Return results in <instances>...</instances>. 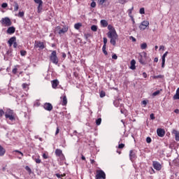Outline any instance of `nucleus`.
<instances>
[{"label": "nucleus", "instance_id": "f257e3e1", "mask_svg": "<svg viewBox=\"0 0 179 179\" xmlns=\"http://www.w3.org/2000/svg\"><path fill=\"white\" fill-rule=\"evenodd\" d=\"M107 36L108 38H110V43L115 47L117 45V40H118V34H117V31L113 30V31H108L107 34Z\"/></svg>", "mask_w": 179, "mask_h": 179}, {"label": "nucleus", "instance_id": "f03ea898", "mask_svg": "<svg viewBox=\"0 0 179 179\" xmlns=\"http://www.w3.org/2000/svg\"><path fill=\"white\" fill-rule=\"evenodd\" d=\"M50 60L55 65H58V62H59V59H58V56H57V50H53L50 55Z\"/></svg>", "mask_w": 179, "mask_h": 179}, {"label": "nucleus", "instance_id": "7ed1b4c3", "mask_svg": "<svg viewBox=\"0 0 179 179\" xmlns=\"http://www.w3.org/2000/svg\"><path fill=\"white\" fill-rule=\"evenodd\" d=\"M96 176H95V178L96 179H106V173L104 172V171L100 169V170H96Z\"/></svg>", "mask_w": 179, "mask_h": 179}, {"label": "nucleus", "instance_id": "20e7f679", "mask_svg": "<svg viewBox=\"0 0 179 179\" xmlns=\"http://www.w3.org/2000/svg\"><path fill=\"white\" fill-rule=\"evenodd\" d=\"M6 118H8L10 121H15V115H13V110H7L5 113Z\"/></svg>", "mask_w": 179, "mask_h": 179}, {"label": "nucleus", "instance_id": "39448f33", "mask_svg": "<svg viewBox=\"0 0 179 179\" xmlns=\"http://www.w3.org/2000/svg\"><path fill=\"white\" fill-rule=\"evenodd\" d=\"M1 24L4 26L5 27L12 26V21H10V19L9 17H5L2 18L1 20L0 21Z\"/></svg>", "mask_w": 179, "mask_h": 179}, {"label": "nucleus", "instance_id": "423d86ee", "mask_svg": "<svg viewBox=\"0 0 179 179\" xmlns=\"http://www.w3.org/2000/svg\"><path fill=\"white\" fill-rule=\"evenodd\" d=\"M69 29V28L66 26H64L62 29H61V27L58 26L56 27V31H57L59 34H65V33L68 31Z\"/></svg>", "mask_w": 179, "mask_h": 179}, {"label": "nucleus", "instance_id": "0eeeda50", "mask_svg": "<svg viewBox=\"0 0 179 179\" xmlns=\"http://www.w3.org/2000/svg\"><path fill=\"white\" fill-rule=\"evenodd\" d=\"M34 48H39L38 50H44V48H45V45H44V42L36 41L34 43Z\"/></svg>", "mask_w": 179, "mask_h": 179}, {"label": "nucleus", "instance_id": "6e6552de", "mask_svg": "<svg viewBox=\"0 0 179 179\" xmlns=\"http://www.w3.org/2000/svg\"><path fill=\"white\" fill-rule=\"evenodd\" d=\"M148 54L146 52H144V55H140L138 57V62L141 65H146V57Z\"/></svg>", "mask_w": 179, "mask_h": 179}, {"label": "nucleus", "instance_id": "1a4fd4ad", "mask_svg": "<svg viewBox=\"0 0 179 179\" xmlns=\"http://www.w3.org/2000/svg\"><path fill=\"white\" fill-rule=\"evenodd\" d=\"M139 29L140 30H146V29H149V21H143L139 26Z\"/></svg>", "mask_w": 179, "mask_h": 179}, {"label": "nucleus", "instance_id": "9d476101", "mask_svg": "<svg viewBox=\"0 0 179 179\" xmlns=\"http://www.w3.org/2000/svg\"><path fill=\"white\" fill-rule=\"evenodd\" d=\"M55 154L57 157H60L62 160H64V159H65V155H64V153H62V150L61 149H56L55 151Z\"/></svg>", "mask_w": 179, "mask_h": 179}, {"label": "nucleus", "instance_id": "9b49d317", "mask_svg": "<svg viewBox=\"0 0 179 179\" xmlns=\"http://www.w3.org/2000/svg\"><path fill=\"white\" fill-rule=\"evenodd\" d=\"M152 166L155 170H157V171H160V170H162V165L157 161H153Z\"/></svg>", "mask_w": 179, "mask_h": 179}, {"label": "nucleus", "instance_id": "f8f14e48", "mask_svg": "<svg viewBox=\"0 0 179 179\" xmlns=\"http://www.w3.org/2000/svg\"><path fill=\"white\" fill-rule=\"evenodd\" d=\"M43 108L46 110V111H52V104L50 103H45L43 105Z\"/></svg>", "mask_w": 179, "mask_h": 179}, {"label": "nucleus", "instance_id": "ddd939ff", "mask_svg": "<svg viewBox=\"0 0 179 179\" xmlns=\"http://www.w3.org/2000/svg\"><path fill=\"white\" fill-rule=\"evenodd\" d=\"M157 134L158 136H159L160 138H163V136H164V135H166V131L163 129H157Z\"/></svg>", "mask_w": 179, "mask_h": 179}, {"label": "nucleus", "instance_id": "4468645a", "mask_svg": "<svg viewBox=\"0 0 179 179\" xmlns=\"http://www.w3.org/2000/svg\"><path fill=\"white\" fill-rule=\"evenodd\" d=\"M62 99V106H66L68 104V99H66V95L61 96Z\"/></svg>", "mask_w": 179, "mask_h": 179}, {"label": "nucleus", "instance_id": "2eb2a0df", "mask_svg": "<svg viewBox=\"0 0 179 179\" xmlns=\"http://www.w3.org/2000/svg\"><path fill=\"white\" fill-rule=\"evenodd\" d=\"M172 134L175 135L176 141H177V142H179V131L176 129H173Z\"/></svg>", "mask_w": 179, "mask_h": 179}, {"label": "nucleus", "instance_id": "dca6fc26", "mask_svg": "<svg viewBox=\"0 0 179 179\" xmlns=\"http://www.w3.org/2000/svg\"><path fill=\"white\" fill-rule=\"evenodd\" d=\"M58 85H59V81H58V80H53L52 81V87L53 89H56V87H58Z\"/></svg>", "mask_w": 179, "mask_h": 179}, {"label": "nucleus", "instance_id": "f3484780", "mask_svg": "<svg viewBox=\"0 0 179 179\" xmlns=\"http://www.w3.org/2000/svg\"><path fill=\"white\" fill-rule=\"evenodd\" d=\"M15 31H16V28H15V27H10L7 29V33L8 34H13V33H15Z\"/></svg>", "mask_w": 179, "mask_h": 179}, {"label": "nucleus", "instance_id": "a211bd4d", "mask_svg": "<svg viewBox=\"0 0 179 179\" xmlns=\"http://www.w3.org/2000/svg\"><path fill=\"white\" fill-rule=\"evenodd\" d=\"M135 157H136V154L135 153V152L134 150H130L129 152V158H130V160H134V159H135Z\"/></svg>", "mask_w": 179, "mask_h": 179}, {"label": "nucleus", "instance_id": "6ab92c4d", "mask_svg": "<svg viewBox=\"0 0 179 179\" xmlns=\"http://www.w3.org/2000/svg\"><path fill=\"white\" fill-rule=\"evenodd\" d=\"M15 41H16V37L15 36L11 37L8 41V43L9 44V47H10Z\"/></svg>", "mask_w": 179, "mask_h": 179}, {"label": "nucleus", "instance_id": "aec40b11", "mask_svg": "<svg viewBox=\"0 0 179 179\" xmlns=\"http://www.w3.org/2000/svg\"><path fill=\"white\" fill-rule=\"evenodd\" d=\"M5 153H6V150L0 145V157L5 156Z\"/></svg>", "mask_w": 179, "mask_h": 179}, {"label": "nucleus", "instance_id": "412c9836", "mask_svg": "<svg viewBox=\"0 0 179 179\" xmlns=\"http://www.w3.org/2000/svg\"><path fill=\"white\" fill-rule=\"evenodd\" d=\"M101 24L102 27H107V26H108V22H107L106 20H101Z\"/></svg>", "mask_w": 179, "mask_h": 179}, {"label": "nucleus", "instance_id": "4be33fe9", "mask_svg": "<svg viewBox=\"0 0 179 179\" xmlns=\"http://www.w3.org/2000/svg\"><path fill=\"white\" fill-rule=\"evenodd\" d=\"M131 66H130V68L131 69H136V66H135L136 65V62L135 61V59H132L131 61Z\"/></svg>", "mask_w": 179, "mask_h": 179}, {"label": "nucleus", "instance_id": "5701e85b", "mask_svg": "<svg viewBox=\"0 0 179 179\" xmlns=\"http://www.w3.org/2000/svg\"><path fill=\"white\" fill-rule=\"evenodd\" d=\"M32 159L37 163V164H40V163H41L40 156H37L36 157H32Z\"/></svg>", "mask_w": 179, "mask_h": 179}, {"label": "nucleus", "instance_id": "b1692460", "mask_svg": "<svg viewBox=\"0 0 179 179\" xmlns=\"http://www.w3.org/2000/svg\"><path fill=\"white\" fill-rule=\"evenodd\" d=\"M80 27H82V23L80 22H78L74 24V29H76V30H79Z\"/></svg>", "mask_w": 179, "mask_h": 179}, {"label": "nucleus", "instance_id": "393cba45", "mask_svg": "<svg viewBox=\"0 0 179 179\" xmlns=\"http://www.w3.org/2000/svg\"><path fill=\"white\" fill-rule=\"evenodd\" d=\"M14 3H15L14 11L17 12V10H19V4L16 1H15Z\"/></svg>", "mask_w": 179, "mask_h": 179}, {"label": "nucleus", "instance_id": "a878e982", "mask_svg": "<svg viewBox=\"0 0 179 179\" xmlns=\"http://www.w3.org/2000/svg\"><path fill=\"white\" fill-rule=\"evenodd\" d=\"M148 48V44L146 43H143L141 45V50H146Z\"/></svg>", "mask_w": 179, "mask_h": 179}, {"label": "nucleus", "instance_id": "bb28decb", "mask_svg": "<svg viewBox=\"0 0 179 179\" xmlns=\"http://www.w3.org/2000/svg\"><path fill=\"white\" fill-rule=\"evenodd\" d=\"M19 67H20L19 65L15 66V68L12 71L13 75H16V73H17V68Z\"/></svg>", "mask_w": 179, "mask_h": 179}, {"label": "nucleus", "instance_id": "cd10ccee", "mask_svg": "<svg viewBox=\"0 0 179 179\" xmlns=\"http://www.w3.org/2000/svg\"><path fill=\"white\" fill-rule=\"evenodd\" d=\"M160 92H163V90H157L156 92L152 93V96H159V94H160Z\"/></svg>", "mask_w": 179, "mask_h": 179}, {"label": "nucleus", "instance_id": "c85d7f7f", "mask_svg": "<svg viewBox=\"0 0 179 179\" xmlns=\"http://www.w3.org/2000/svg\"><path fill=\"white\" fill-rule=\"evenodd\" d=\"M108 29L109 31H115V28H114V27H113L111 24L108 25Z\"/></svg>", "mask_w": 179, "mask_h": 179}, {"label": "nucleus", "instance_id": "c756f323", "mask_svg": "<svg viewBox=\"0 0 179 179\" xmlns=\"http://www.w3.org/2000/svg\"><path fill=\"white\" fill-rule=\"evenodd\" d=\"M35 3H38L39 6H43V0H34Z\"/></svg>", "mask_w": 179, "mask_h": 179}, {"label": "nucleus", "instance_id": "7c9ffc66", "mask_svg": "<svg viewBox=\"0 0 179 179\" xmlns=\"http://www.w3.org/2000/svg\"><path fill=\"white\" fill-rule=\"evenodd\" d=\"M102 51L105 55H108V52H107V50H106V45H103Z\"/></svg>", "mask_w": 179, "mask_h": 179}, {"label": "nucleus", "instance_id": "2f4dec72", "mask_svg": "<svg viewBox=\"0 0 179 179\" xmlns=\"http://www.w3.org/2000/svg\"><path fill=\"white\" fill-rule=\"evenodd\" d=\"M18 17H23L24 16V12L20 11L17 14Z\"/></svg>", "mask_w": 179, "mask_h": 179}, {"label": "nucleus", "instance_id": "473e14b6", "mask_svg": "<svg viewBox=\"0 0 179 179\" xmlns=\"http://www.w3.org/2000/svg\"><path fill=\"white\" fill-rule=\"evenodd\" d=\"M91 30H92V31H97V25H92V26L91 27Z\"/></svg>", "mask_w": 179, "mask_h": 179}, {"label": "nucleus", "instance_id": "72a5a7b5", "mask_svg": "<svg viewBox=\"0 0 179 179\" xmlns=\"http://www.w3.org/2000/svg\"><path fill=\"white\" fill-rule=\"evenodd\" d=\"M20 55H22V57H24L25 55H27V52L26 50H21Z\"/></svg>", "mask_w": 179, "mask_h": 179}, {"label": "nucleus", "instance_id": "f704fd0d", "mask_svg": "<svg viewBox=\"0 0 179 179\" xmlns=\"http://www.w3.org/2000/svg\"><path fill=\"white\" fill-rule=\"evenodd\" d=\"M65 176H66V174H65V173H64V174L57 173L56 174V177H57V178H61L62 177H65Z\"/></svg>", "mask_w": 179, "mask_h": 179}, {"label": "nucleus", "instance_id": "c9c22d12", "mask_svg": "<svg viewBox=\"0 0 179 179\" xmlns=\"http://www.w3.org/2000/svg\"><path fill=\"white\" fill-rule=\"evenodd\" d=\"M101 124V118L99 117L96 120V125H100Z\"/></svg>", "mask_w": 179, "mask_h": 179}, {"label": "nucleus", "instance_id": "e433bc0d", "mask_svg": "<svg viewBox=\"0 0 179 179\" xmlns=\"http://www.w3.org/2000/svg\"><path fill=\"white\" fill-rule=\"evenodd\" d=\"M107 0H98V3L99 5H104V3Z\"/></svg>", "mask_w": 179, "mask_h": 179}, {"label": "nucleus", "instance_id": "4c0bfd02", "mask_svg": "<svg viewBox=\"0 0 179 179\" xmlns=\"http://www.w3.org/2000/svg\"><path fill=\"white\" fill-rule=\"evenodd\" d=\"M25 170H27L29 174H31V169H30L29 166H25Z\"/></svg>", "mask_w": 179, "mask_h": 179}, {"label": "nucleus", "instance_id": "58836bf2", "mask_svg": "<svg viewBox=\"0 0 179 179\" xmlns=\"http://www.w3.org/2000/svg\"><path fill=\"white\" fill-rule=\"evenodd\" d=\"M139 13L141 15H145V8H140Z\"/></svg>", "mask_w": 179, "mask_h": 179}, {"label": "nucleus", "instance_id": "ea45409f", "mask_svg": "<svg viewBox=\"0 0 179 179\" xmlns=\"http://www.w3.org/2000/svg\"><path fill=\"white\" fill-rule=\"evenodd\" d=\"M124 148H125V144L124 143L119 144L118 149H124Z\"/></svg>", "mask_w": 179, "mask_h": 179}, {"label": "nucleus", "instance_id": "a19ab883", "mask_svg": "<svg viewBox=\"0 0 179 179\" xmlns=\"http://www.w3.org/2000/svg\"><path fill=\"white\" fill-rule=\"evenodd\" d=\"M162 78H163V76L162 75H158V76H155L153 77V79H162Z\"/></svg>", "mask_w": 179, "mask_h": 179}, {"label": "nucleus", "instance_id": "79ce46f5", "mask_svg": "<svg viewBox=\"0 0 179 179\" xmlns=\"http://www.w3.org/2000/svg\"><path fill=\"white\" fill-rule=\"evenodd\" d=\"M169 54V52H166L164 55H163V56H162V59L164 61V60H166V57H167V55Z\"/></svg>", "mask_w": 179, "mask_h": 179}, {"label": "nucleus", "instance_id": "37998d69", "mask_svg": "<svg viewBox=\"0 0 179 179\" xmlns=\"http://www.w3.org/2000/svg\"><path fill=\"white\" fill-rule=\"evenodd\" d=\"M146 142L147 143H152V138L150 137L146 138Z\"/></svg>", "mask_w": 179, "mask_h": 179}, {"label": "nucleus", "instance_id": "c03bdc74", "mask_svg": "<svg viewBox=\"0 0 179 179\" xmlns=\"http://www.w3.org/2000/svg\"><path fill=\"white\" fill-rule=\"evenodd\" d=\"M132 10H134V7H132L131 9H129V16H132L131 15H132Z\"/></svg>", "mask_w": 179, "mask_h": 179}, {"label": "nucleus", "instance_id": "a18cd8bd", "mask_svg": "<svg viewBox=\"0 0 179 179\" xmlns=\"http://www.w3.org/2000/svg\"><path fill=\"white\" fill-rule=\"evenodd\" d=\"M107 38H103V45H105V47L107 45Z\"/></svg>", "mask_w": 179, "mask_h": 179}, {"label": "nucleus", "instance_id": "49530a36", "mask_svg": "<svg viewBox=\"0 0 179 179\" xmlns=\"http://www.w3.org/2000/svg\"><path fill=\"white\" fill-rule=\"evenodd\" d=\"M119 3H122V5H124L127 2V0H118Z\"/></svg>", "mask_w": 179, "mask_h": 179}, {"label": "nucleus", "instance_id": "de8ad7c7", "mask_svg": "<svg viewBox=\"0 0 179 179\" xmlns=\"http://www.w3.org/2000/svg\"><path fill=\"white\" fill-rule=\"evenodd\" d=\"M106 96V92L101 91L100 93V97H104Z\"/></svg>", "mask_w": 179, "mask_h": 179}, {"label": "nucleus", "instance_id": "09e8293b", "mask_svg": "<svg viewBox=\"0 0 179 179\" xmlns=\"http://www.w3.org/2000/svg\"><path fill=\"white\" fill-rule=\"evenodd\" d=\"M113 59H118V56L117 55L114 54L112 55Z\"/></svg>", "mask_w": 179, "mask_h": 179}, {"label": "nucleus", "instance_id": "8fccbe9b", "mask_svg": "<svg viewBox=\"0 0 179 179\" xmlns=\"http://www.w3.org/2000/svg\"><path fill=\"white\" fill-rule=\"evenodd\" d=\"M43 159H48V154L43 153Z\"/></svg>", "mask_w": 179, "mask_h": 179}, {"label": "nucleus", "instance_id": "3c124183", "mask_svg": "<svg viewBox=\"0 0 179 179\" xmlns=\"http://www.w3.org/2000/svg\"><path fill=\"white\" fill-rule=\"evenodd\" d=\"M91 7H92V8H96V3H95L94 1H92V2L91 3Z\"/></svg>", "mask_w": 179, "mask_h": 179}, {"label": "nucleus", "instance_id": "603ef678", "mask_svg": "<svg viewBox=\"0 0 179 179\" xmlns=\"http://www.w3.org/2000/svg\"><path fill=\"white\" fill-rule=\"evenodd\" d=\"M43 6H40V4H38V13H40V12H41V8H42Z\"/></svg>", "mask_w": 179, "mask_h": 179}, {"label": "nucleus", "instance_id": "864d4df0", "mask_svg": "<svg viewBox=\"0 0 179 179\" xmlns=\"http://www.w3.org/2000/svg\"><path fill=\"white\" fill-rule=\"evenodd\" d=\"M1 6H2L3 8H8V3H3L1 4Z\"/></svg>", "mask_w": 179, "mask_h": 179}, {"label": "nucleus", "instance_id": "5fc2aeb1", "mask_svg": "<svg viewBox=\"0 0 179 179\" xmlns=\"http://www.w3.org/2000/svg\"><path fill=\"white\" fill-rule=\"evenodd\" d=\"M150 117L151 120H155V114L151 113V114L150 115Z\"/></svg>", "mask_w": 179, "mask_h": 179}, {"label": "nucleus", "instance_id": "6e6d98bb", "mask_svg": "<svg viewBox=\"0 0 179 179\" xmlns=\"http://www.w3.org/2000/svg\"><path fill=\"white\" fill-rule=\"evenodd\" d=\"M3 114H5V112L3 111V110H0V117H2Z\"/></svg>", "mask_w": 179, "mask_h": 179}, {"label": "nucleus", "instance_id": "4d7b16f0", "mask_svg": "<svg viewBox=\"0 0 179 179\" xmlns=\"http://www.w3.org/2000/svg\"><path fill=\"white\" fill-rule=\"evenodd\" d=\"M14 152H15L16 153H19L20 155H21V156H23V152H22L17 150H15Z\"/></svg>", "mask_w": 179, "mask_h": 179}, {"label": "nucleus", "instance_id": "13d9d810", "mask_svg": "<svg viewBox=\"0 0 179 179\" xmlns=\"http://www.w3.org/2000/svg\"><path fill=\"white\" fill-rule=\"evenodd\" d=\"M22 87L23 89H26V87H27V83H23L22 85Z\"/></svg>", "mask_w": 179, "mask_h": 179}, {"label": "nucleus", "instance_id": "bf43d9fd", "mask_svg": "<svg viewBox=\"0 0 179 179\" xmlns=\"http://www.w3.org/2000/svg\"><path fill=\"white\" fill-rule=\"evenodd\" d=\"M143 78H145V79H146V78H148V74L146 73V72L143 73Z\"/></svg>", "mask_w": 179, "mask_h": 179}, {"label": "nucleus", "instance_id": "052dcab7", "mask_svg": "<svg viewBox=\"0 0 179 179\" xmlns=\"http://www.w3.org/2000/svg\"><path fill=\"white\" fill-rule=\"evenodd\" d=\"M13 44L14 48H17V43H16V41L15 43H13Z\"/></svg>", "mask_w": 179, "mask_h": 179}, {"label": "nucleus", "instance_id": "680f3d73", "mask_svg": "<svg viewBox=\"0 0 179 179\" xmlns=\"http://www.w3.org/2000/svg\"><path fill=\"white\" fill-rule=\"evenodd\" d=\"M59 134V127H57L55 132V135H58Z\"/></svg>", "mask_w": 179, "mask_h": 179}, {"label": "nucleus", "instance_id": "e2e57ef3", "mask_svg": "<svg viewBox=\"0 0 179 179\" xmlns=\"http://www.w3.org/2000/svg\"><path fill=\"white\" fill-rule=\"evenodd\" d=\"M164 64H166V60L162 59V68H164Z\"/></svg>", "mask_w": 179, "mask_h": 179}, {"label": "nucleus", "instance_id": "0e129e2a", "mask_svg": "<svg viewBox=\"0 0 179 179\" xmlns=\"http://www.w3.org/2000/svg\"><path fill=\"white\" fill-rule=\"evenodd\" d=\"M142 104H143L145 107H146V104H148V102L145 100H144L142 101Z\"/></svg>", "mask_w": 179, "mask_h": 179}, {"label": "nucleus", "instance_id": "69168bd1", "mask_svg": "<svg viewBox=\"0 0 179 179\" xmlns=\"http://www.w3.org/2000/svg\"><path fill=\"white\" fill-rule=\"evenodd\" d=\"M91 164H94L96 163V161L94 159H90Z\"/></svg>", "mask_w": 179, "mask_h": 179}, {"label": "nucleus", "instance_id": "338daca9", "mask_svg": "<svg viewBox=\"0 0 179 179\" xmlns=\"http://www.w3.org/2000/svg\"><path fill=\"white\" fill-rule=\"evenodd\" d=\"M154 62H159V58L155 57V58L154 59Z\"/></svg>", "mask_w": 179, "mask_h": 179}, {"label": "nucleus", "instance_id": "774afa93", "mask_svg": "<svg viewBox=\"0 0 179 179\" xmlns=\"http://www.w3.org/2000/svg\"><path fill=\"white\" fill-rule=\"evenodd\" d=\"M62 57L63 58H66V54L62 53Z\"/></svg>", "mask_w": 179, "mask_h": 179}]
</instances>
